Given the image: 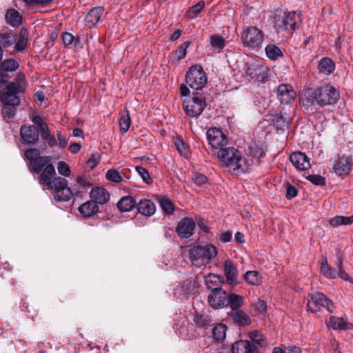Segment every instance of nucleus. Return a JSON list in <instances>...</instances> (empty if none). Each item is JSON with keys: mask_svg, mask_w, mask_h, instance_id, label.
<instances>
[{"mask_svg": "<svg viewBox=\"0 0 353 353\" xmlns=\"http://www.w3.org/2000/svg\"><path fill=\"white\" fill-rule=\"evenodd\" d=\"M336 261L335 265L337 268V270L341 272V275L342 276V279L344 281H347L353 283V279L350 277L345 271L343 268V256L339 249H336Z\"/></svg>", "mask_w": 353, "mask_h": 353, "instance_id": "31", "label": "nucleus"}, {"mask_svg": "<svg viewBox=\"0 0 353 353\" xmlns=\"http://www.w3.org/2000/svg\"><path fill=\"white\" fill-rule=\"evenodd\" d=\"M329 223L332 227L351 225L353 223V214L350 216H335L329 220Z\"/></svg>", "mask_w": 353, "mask_h": 353, "instance_id": "37", "label": "nucleus"}, {"mask_svg": "<svg viewBox=\"0 0 353 353\" xmlns=\"http://www.w3.org/2000/svg\"><path fill=\"white\" fill-rule=\"evenodd\" d=\"M205 283L211 292L221 288L223 278L215 274H209L204 277Z\"/></svg>", "mask_w": 353, "mask_h": 353, "instance_id": "27", "label": "nucleus"}, {"mask_svg": "<svg viewBox=\"0 0 353 353\" xmlns=\"http://www.w3.org/2000/svg\"><path fill=\"white\" fill-rule=\"evenodd\" d=\"M210 43L214 51L220 52L225 46V39L220 34H212L210 37Z\"/></svg>", "mask_w": 353, "mask_h": 353, "instance_id": "36", "label": "nucleus"}, {"mask_svg": "<svg viewBox=\"0 0 353 353\" xmlns=\"http://www.w3.org/2000/svg\"><path fill=\"white\" fill-rule=\"evenodd\" d=\"M339 93L330 83L323 84L316 89L305 90L301 97V102L304 106L317 105L319 107L332 105L336 103Z\"/></svg>", "mask_w": 353, "mask_h": 353, "instance_id": "2", "label": "nucleus"}, {"mask_svg": "<svg viewBox=\"0 0 353 353\" xmlns=\"http://www.w3.org/2000/svg\"><path fill=\"white\" fill-rule=\"evenodd\" d=\"M192 179L199 185H203L208 181V178L204 174L200 173H194L192 174Z\"/></svg>", "mask_w": 353, "mask_h": 353, "instance_id": "59", "label": "nucleus"}, {"mask_svg": "<svg viewBox=\"0 0 353 353\" xmlns=\"http://www.w3.org/2000/svg\"><path fill=\"white\" fill-rule=\"evenodd\" d=\"M327 325L334 330L345 329V323L343 319L335 316H331L327 321Z\"/></svg>", "mask_w": 353, "mask_h": 353, "instance_id": "49", "label": "nucleus"}, {"mask_svg": "<svg viewBox=\"0 0 353 353\" xmlns=\"http://www.w3.org/2000/svg\"><path fill=\"white\" fill-rule=\"evenodd\" d=\"M24 156L30 163L28 165H32L42 157L40 156V151L37 148H30L25 151Z\"/></svg>", "mask_w": 353, "mask_h": 353, "instance_id": "42", "label": "nucleus"}, {"mask_svg": "<svg viewBox=\"0 0 353 353\" xmlns=\"http://www.w3.org/2000/svg\"><path fill=\"white\" fill-rule=\"evenodd\" d=\"M159 204L162 210L167 214H172L174 212V207L173 203L168 199H161Z\"/></svg>", "mask_w": 353, "mask_h": 353, "instance_id": "48", "label": "nucleus"}, {"mask_svg": "<svg viewBox=\"0 0 353 353\" xmlns=\"http://www.w3.org/2000/svg\"><path fill=\"white\" fill-rule=\"evenodd\" d=\"M99 156L96 154H92L87 161V165L89 168L93 169L99 164Z\"/></svg>", "mask_w": 353, "mask_h": 353, "instance_id": "60", "label": "nucleus"}, {"mask_svg": "<svg viewBox=\"0 0 353 353\" xmlns=\"http://www.w3.org/2000/svg\"><path fill=\"white\" fill-rule=\"evenodd\" d=\"M337 277H339L342 279V276L341 275V272L338 270H336L334 268L330 267L328 274H327V279H336Z\"/></svg>", "mask_w": 353, "mask_h": 353, "instance_id": "64", "label": "nucleus"}, {"mask_svg": "<svg viewBox=\"0 0 353 353\" xmlns=\"http://www.w3.org/2000/svg\"><path fill=\"white\" fill-rule=\"evenodd\" d=\"M103 11V8L101 6L91 9L85 18L86 25L90 28L95 26L99 21Z\"/></svg>", "mask_w": 353, "mask_h": 353, "instance_id": "22", "label": "nucleus"}, {"mask_svg": "<svg viewBox=\"0 0 353 353\" xmlns=\"http://www.w3.org/2000/svg\"><path fill=\"white\" fill-rule=\"evenodd\" d=\"M301 23L300 14L296 12H285L275 24L278 33L285 31L291 34L298 29Z\"/></svg>", "mask_w": 353, "mask_h": 353, "instance_id": "7", "label": "nucleus"}, {"mask_svg": "<svg viewBox=\"0 0 353 353\" xmlns=\"http://www.w3.org/2000/svg\"><path fill=\"white\" fill-rule=\"evenodd\" d=\"M228 305L232 312L239 310L243 305V296L234 293L228 294Z\"/></svg>", "mask_w": 353, "mask_h": 353, "instance_id": "35", "label": "nucleus"}, {"mask_svg": "<svg viewBox=\"0 0 353 353\" xmlns=\"http://www.w3.org/2000/svg\"><path fill=\"white\" fill-rule=\"evenodd\" d=\"M39 132L42 139L45 140L50 147H54L57 145V141L54 136L50 132L48 125H41V130Z\"/></svg>", "mask_w": 353, "mask_h": 353, "instance_id": "38", "label": "nucleus"}, {"mask_svg": "<svg viewBox=\"0 0 353 353\" xmlns=\"http://www.w3.org/2000/svg\"><path fill=\"white\" fill-rule=\"evenodd\" d=\"M264 34L261 30L255 26H248L241 33L243 46L249 50H258L262 46Z\"/></svg>", "mask_w": 353, "mask_h": 353, "instance_id": "6", "label": "nucleus"}, {"mask_svg": "<svg viewBox=\"0 0 353 353\" xmlns=\"http://www.w3.org/2000/svg\"><path fill=\"white\" fill-rule=\"evenodd\" d=\"M209 304L215 309L228 306V294L221 288L212 291L208 297Z\"/></svg>", "mask_w": 353, "mask_h": 353, "instance_id": "14", "label": "nucleus"}, {"mask_svg": "<svg viewBox=\"0 0 353 353\" xmlns=\"http://www.w3.org/2000/svg\"><path fill=\"white\" fill-rule=\"evenodd\" d=\"M90 196L91 199L97 203V205L105 204L110 199V194L108 191L101 187L93 188L90 192Z\"/></svg>", "mask_w": 353, "mask_h": 353, "instance_id": "21", "label": "nucleus"}, {"mask_svg": "<svg viewBox=\"0 0 353 353\" xmlns=\"http://www.w3.org/2000/svg\"><path fill=\"white\" fill-rule=\"evenodd\" d=\"M62 40L65 46L68 47L73 43L77 46L79 43V38H75L71 33L64 32L62 34Z\"/></svg>", "mask_w": 353, "mask_h": 353, "instance_id": "53", "label": "nucleus"}, {"mask_svg": "<svg viewBox=\"0 0 353 353\" xmlns=\"http://www.w3.org/2000/svg\"><path fill=\"white\" fill-rule=\"evenodd\" d=\"M218 157L223 166L234 172H245L248 169L247 159L241 152L234 148H225L218 152Z\"/></svg>", "mask_w": 353, "mask_h": 353, "instance_id": "4", "label": "nucleus"}, {"mask_svg": "<svg viewBox=\"0 0 353 353\" xmlns=\"http://www.w3.org/2000/svg\"><path fill=\"white\" fill-rule=\"evenodd\" d=\"M106 178L114 183H119L122 179L120 173L115 170H109L106 173Z\"/></svg>", "mask_w": 353, "mask_h": 353, "instance_id": "57", "label": "nucleus"}, {"mask_svg": "<svg viewBox=\"0 0 353 353\" xmlns=\"http://www.w3.org/2000/svg\"><path fill=\"white\" fill-rule=\"evenodd\" d=\"M232 353H257L256 347L249 341L240 340L232 345Z\"/></svg>", "mask_w": 353, "mask_h": 353, "instance_id": "20", "label": "nucleus"}, {"mask_svg": "<svg viewBox=\"0 0 353 353\" xmlns=\"http://www.w3.org/2000/svg\"><path fill=\"white\" fill-rule=\"evenodd\" d=\"M136 206L139 213L147 216L154 214L156 210L154 203L148 199H141Z\"/></svg>", "mask_w": 353, "mask_h": 353, "instance_id": "23", "label": "nucleus"}, {"mask_svg": "<svg viewBox=\"0 0 353 353\" xmlns=\"http://www.w3.org/2000/svg\"><path fill=\"white\" fill-rule=\"evenodd\" d=\"M243 277L248 283L252 285H259L261 282V277L256 271H248Z\"/></svg>", "mask_w": 353, "mask_h": 353, "instance_id": "43", "label": "nucleus"}, {"mask_svg": "<svg viewBox=\"0 0 353 353\" xmlns=\"http://www.w3.org/2000/svg\"><path fill=\"white\" fill-rule=\"evenodd\" d=\"M290 160L298 170H307L311 167L309 158L302 152H294L290 156Z\"/></svg>", "mask_w": 353, "mask_h": 353, "instance_id": "18", "label": "nucleus"}, {"mask_svg": "<svg viewBox=\"0 0 353 353\" xmlns=\"http://www.w3.org/2000/svg\"><path fill=\"white\" fill-rule=\"evenodd\" d=\"M5 19L7 23L13 27H17L22 23V17L15 9L8 10L6 14Z\"/></svg>", "mask_w": 353, "mask_h": 353, "instance_id": "34", "label": "nucleus"}, {"mask_svg": "<svg viewBox=\"0 0 353 353\" xmlns=\"http://www.w3.org/2000/svg\"><path fill=\"white\" fill-rule=\"evenodd\" d=\"M307 305L308 310L312 312H316L321 307L325 308L330 313L333 312L334 304L332 301L323 293L318 292L311 294Z\"/></svg>", "mask_w": 353, "mask_h": 353, "instance_id": "9", "label": "nucleus"}, {"mask_svg": "<svg viewBox=\"0 0 353 353\" xmlns=\"http://www.w3.org/2000/svg\"><path fill=\"white\" fill-rule=\"evenodd\" d=\"M216 255V248L212 244L194 246L189 251V257L192 265L198 268L207 265Z\"/></svg>", "mask_w": 353, "mask_h": 353, "instance_id": "5", "label": "nucleus"}, {"mask_svg": "<svg viewBox=\"0 0 353 353\" xmlns=\"http://www.w3.org/2000/svg\"><path fill=\"white\" fill-rule=\"evenodd\" d=\"M245 72L252 79L264 82L269 78L270 69L263 64H246Z\"/></svg>", "mask_w": 353, "mask_h": 353, "instance_id": "12", "label": "nucleus"}, {"mask_svg": "<svg viewBox=\"0 0 353 353\" xmlns=\"http://www.w3.org/2000/svg\"><path fill=\"white\" fill-rule=\"evenodd\" d=\"M224 274L226 277V282L231 286L239 283L237 280L238 271L236 268L230 260H226L224 262Z\"/></svg>", "mask_w": 353, "mask_h": 353, "instance_id": "19", "label": "nucleus"}, {"mask_svg": "<svg viewBox=\"0 0 353 353\" xmlns=\"http://www.w3.org/2000/svg\"><path fill=\"white\" fill-rule=\"evenodd\" d=\"M31 172L39 174V183L52 191L53 198L57 201L66 202L74 196L68 186V181L65 178L56 176V171L49 156H42L32 165H28Z\"/></svg>", "mask_w": 353, "mask_h": 353, "instance_id": "1", "label": "nucleus"}, {"mask_svg": "<svg viewBox=\"0 0 353 353\" xmlns=\"http://www.w3.org/2000/svg\"><path fill=\"white\" fill-rule=\"evenodd\" d=\"M25 75L23 72L17 74L14 81L8 83L9 89H16L18 92H26V87L24 82Z\"/></svg>", "mask_w": 353, "mask_h": 353, "instance_id": "33", "label": "nucleus"}, {"mask_svg": "<svg viewBox=\"0 0 353 353\" xmlns=\"http://www.w3.org/2000/svg\"><path fill=\"white\" fill-rule=\"evenodd\" d=\"M336 261L335 265L337 268V270L341 272V275L342 276V279L344 281H347L353 283V279L350 277L345 271L343 268V256L339 249H336Z\"/></svg>", "mask_w": 353, "mask_h": 353, "instance_id": "30", "label": "nucleus"}, {"mask_svg": "<svg viewBox=\"0 0 353 353\" xmlns=\"http://www.w3.org/2000/svg\"><path fill=\"white\" fill-rule=\"evenodd\" d=\"M57 170L59 174L69 177L71 174L70 168L65 161H59L57 165Z\"/></svg>", "mask_w": 353, "mask_h": 353, "instance_id": "54", "label": "nucleus"}, {"mask_svg": "<svg viewBox=\"0 0 353 353\" xmlns=\"http://www.w3.org/2000/svg\"><path fill=\"white\" fill-rule=\"evenodd\" d=\"M265 54L270 60H276L283 56L281 50L274 44H268L265 48Z\"/></svg>", "mask_w": 353, "mask_h": 353, "instance_id": "39", "label": "nucleus"}, {"mask_svg": "<svg viewBox=\"0 0 353 353\" xmlns=\"http://www.w3.org/2000/svg\"><path fill=\"white\" fill-rule=\"evenodd\" d=\"M174 144L176 150L181 154H185L186 153V145L181 139H177Z\"/></svg>", "mask_w": 353, "mask_h": 353, "instance_id": "63", "label": "nucleus"}, {"mask_svg": "<svg viewBox=\"0 0 353 353\" xmlns=\"http://www.w3.org/2000/svg\"><path fill=\"white\" fill-rule=\"evenodd\" d=\"M208 144L213 150H223L228 144L226 135L217 128H210L206 132Z\"/></svg>", "mask_w": 353, "mask_h": 353, "instance_id": "10", "label": "nucleus"}, {"mask_svg": "<svg viewBox=\"0 0 353 353\" xmlns=\"http://www.w3.org/2000/svg\"><path fill=\"white\" fill-rule=\"evenodd\" d=\"M230 317L232 321L239 326H248L251 323L250 316L242 310L232 312Z\"/></svg>", "mask_w": 353, "mask_h": 353, "instance_id": "24", "label": "nucleus"}, {"mask_svg": "<svg viewBox=\"0 0 353 353\" xmlns=\"http://www.w3.org/2000/svg\"><path fill=\"white\" fill-rule=\"evenodd\" d=\"M335 63L329 57L322 58L318 63V72L323 75H329L334 72Z\"/></svg>", "mask_w": 353, "mask_h": 353, "instance_id": "25", "label": "nucleus"}, {"mask_svg": "<svg viewBox=\"0 0 353 353\" xmlns=\"http://www.w3.org/2000/svg\"><path fill=\"white\" fill-rule=\"evenodd\" d=\"M39 130L34 125H23L20 129L21 142L25 145H36L39 140Z\"/></svg>", "mask_w": 353, "mask_h": 353, "instance_id": "11", "label": "nucleus"}, {"mask_svg": "<svg viewBox=\"0 0 353 353\" xmlns=\"http://www.w3.org/2000/svg\"><path fill=\"white\" fill-rule=\"evenodd\" d=\"M193 322L196 327L204 330L212 325V320L211 317L205 314H196L194 316Z\"/></svg>", "mask_w": 353, "mask_h": 353, "instance_id": "32", "label": "nucleus"}, {"mask_svg": "<svg viewBox=\"0 0 353 353\" xmlns=\"http://www.w3.org/2000/svg\"><path fill=\"white\" fill-rule=\"evenodd\" d=\"M248 335L250 339L256 344L261 346L265 345L264 338L261 332H258L257 330H253L249 332Z\"/></svg>", "mask_w": 353, "mask_h": 353, "instance_id": "55", "label": "nucleus"}, {"mask_svg": "<svg viewBox=\"0 0 353 353\" xmlns=\"http://www.w3.org/2000/svg\"><path fill=\"white\" fill-rule=\"evenodd\" d=\"M181 96L185 97L183 100V108L189 117H197L205 110L207 103L205 97L201 92H193L190 95V90L185 85L180 87Z\"/></svg>", "mask_w": 353, "mask_h": 353, "instance_id": "3", "label": "nucleus"}, {"mask_svg": "<svg viewBox=\"0 0 353 353\" xmlns=\"http://www.w3.org/2000/svg\"><path fill=\"white\" fill-rule=\"evenodd\" d=\"M15 106H12L11 105H3L2 109H1V114L2 117L5 119H12L15 114Z\"/></svg>", "mask_w": 353, "mask_h": 353, "instance_id": "51", "label": "nucleus"}, {"mask_svg": "<svg viewBox=\"0 0 353 353\" xmlns=\"http://www.w3.org/2000/svg\"><path fill=\"white\" fill-rule=\"evenodd\" d=\"M278 100L283 104H290L296 97V92L289 84H281L276 89Z\"/></svg>", "mask_w": 353, "mask_h": 353, "instance_id": "16", "label": "nucleus"}, {"mask_svg": "<svg viewBox=\"0 0 353 353\" xmlns=\"http://www.w3.org/2000/svg\"><path fill=\"white\" fill-rule=\"evenodd\" d=\"M207 75L200 65H194L187 71L185 82L187 85L194 90H201L207 83Z\"/></svg>", "mask_w": 353, "mask_h": 353, "instance_id": "8", "label": "nucleus"}, {"mask_svg": "<svg viewBox=\"0 0 353 353\" xmlns=\"http://www.w3.org/2000/svg\"><path fill=\"white\" fill-rule=\"evenodd\" d=\"M227 327L223 323L216 325L212 329V336L217 341H223L226 336Z\"/></svg>", "mask_w": 353, "mask_h": 353, "instance_id": "41", "label": "nucleus"}, {"mask_svg": "<svg viewBox=\"0 0 353 353\" xmlns=\"http://www.w3.org/2000/svg\"><path fill=\"white\" fill-rule=\"evenodd\" d=\"M195 228L194 221L192 218L185 217L178 223L176 232L181 239H187L194 234Z\"/></svg>", "mask_w": 353, "mask_h": 353, "instance_id": "15", "label": "nucleus"}, {"mask_svg": "<svg viewBox=\"0 0 353 353\" xmlns=\"http://www.w3.org/2000/svg\"><path fill=\"white\" fill-rule=\"evenodd\" d=\"M330 267V265L328 264L327 259L323 257L321 262V272L326 278L327 277Z\"/></svg>", "mask_w": 353, "mask_h": 353, "instance_id": "62", "label": "nucleus"}, {"mask_svg": "<svg viewBox=\"0 0 353 353\" xmlns=\"http://www.w3.org/2000/svg\"><path fill=\"white\" fill-rule=\"evenodd\" d=\"M137 205V201L130 196L122 197L117 203L118 209L123 212H130Z\"/></svg>", "mask_w": 353, "mask_h": 353, "instance_id": "29", "label": "nucleus"}, {"mask_svg": "<svg viewBox=\"0 0 353 353\" xmlns=\"http://www.w3.org/2000/svg\"><path fill=\"white\" fill-rule=\"evenodd\" d=\"M306 179L316 185H325V179L319 174H310L306 176Z\"/></svg>", "mask_w": 353, "mask_h": 353, "instance_id": "56", "label": "nucleus"}, {"mask_svg": "<svg viewBox=\"0 0 353 353\" xmlns=\"http://www.w3.org/2000/svg\"><path fill=\"white\" fill-rule=\"evenodd\" d=\"M24 94V92H18L16 89H9L8 83L5 90L0 92V99L3 105L18 106Z\"/></svg>", "mask_w": 353, "mask_h": 353, "instance_id": "13", "label": "nucleus"}, {"mask_svg": "<svg viewBox=\"0 0 353 353\" xmlns=\"http://www.w3.org/2000/svg\"><path fill=\"white\" fill-rule=\"evenodd\" d=\"M119 123L120 131L122 133H125L128 130L131 124V119L128 111H127L125 114H123L120 117Z\"/></svg>", "mask_w": 353, "mask_h": 353, "instance_id": "47", "label": "nucleus"}, {"mask_svg": "<svg viewBox=\"0 0 353 353\" xmlns=\"http://www.w3.org/2000/svg\"><path fill=\"white\" fill-rule=\"evenodd\" d=\"M267 304L263 300L259 299L256 303L251 306V312L253 315L257 316L265 312Z\"/></svg>", "mask_w": 353, "mask_h": 353, "instance_id": "45", "label": "nucleus"}, {"mask_svg": "<svg viewBox=\"0 0 353 353\" xmlns=\"http://www.w3.org/2000/svg\"><path fill=\"white\" fill-rule=\"evenodd\" d=\"M296 195H297L296 188L290 184H288L287 187H286V194H285L286 198L288 199H292L294 198Z\"/></svg>", "mask_w": 353, "mask_h": 353, "instance_id": "61", "label": "nucleus"}, {"mask_svg": "<svg viewBox=\"0 0 353 353\" xmlns=\"http://www.w3.org/2000/svg\"><path fill=\"white\" fill-rule=\"evenodd\" d=\"M27 43H28V39L26 37L25 34H23V32H21L20 34V36H19V39L15 45V49L17 51L23 50L27 46Z\"/></svg>", "mask_w": 353, "mask_h": 353, "instance_id": "58", "label": "nucleus"}, {"mask_svg": "<svg viewBox=\"0 0 353 353\" xmlns=\"http://www.w3.org/2000/svg\"><path fill=\"white\" fill-rule=\"evenodd\" d=\"M181 293L184 296H189L196 292L199 283L194 279H187L181 283Z\"/></svg>", "mask_w": 353, "mask_h": 353, "instance_id": "28", "label": "nucleus"}, {"mask_svg": "<svg viewBox=\"0 0 353 353\" xmlns=\"http://www.w3.org/2000/svg\"><path fill=\"white\" fill-rule=\"evenodd\" d=\"M135 170L145 183L151 184L152 183V179L150 177L148 171L145 168L142 166H136Z\"/></svg>", "mask_w": 353, "mask_h": 353, "instance_id": "52", "label": "nucleus"}, {"mask_svg": "<svg viewBox=\"0 0 353 353\" xmlns=\"http://www.w3.org/2000/svg\"><path fill=\"white\" fill-rule=\"evenodd\" d=\"M15 42V37L12 33L7 32H0V48H8Z\"/></svg>", "mask_w": 353, "mask_h": 353, "instance_id": "40", "label": "nucleus"}, {"mask_svg": "<svg viewBox=\"0 0 353 353\" xmlns=\"http://www.w3.org/2000/svg\"><path fill=\"white\" fill-rule=\"evenodd\" d=\"M191 43V41H185L175 50L174 54L179 59H182L185 57L187 54V49Z\"/></svg>", "mask_w": 353, "mask_h": 353, "instance_id": "50", "label": "nucleus"}, {"mask_svg": "<svg viewBox=\"0 0 353 353\" xmlns=\"http://www.w3.org/2000/svg\"><path fill=\"white\" fill-rule=\"evenodd\" d=\"M353 161L351 157H339L333 165L334 172L339 176H345L350 174Z\"/></svg>", "mask_w": 353, "mask_h": 353, "instance_id": "17", "label": "nucleus"}, {"mask_svg": "<svg viewBox=\"0 0 353 353\" xmlns=\"http://www.w3.org/2000/svg\"><path fill=\"white\" fill-rule=\"evenodd\" d=\"M205 1L203 0L199 1L196 4L190 7L186 12V16L190 19H194L201 12L205 7Z\"/></svg>", "mask_w": 353, "mask_h": 353, "instance_id": "44", "label": "nucleus"}, {"mask_svg": "<svg viewBox=\"0 0 353 353\" xmlns=\"http://www.w3.org/2000/svg\"><path fill=\"white\" fill-rule=\"evenodd\" d=\"M80 214L84 217H91L99 212V206L92 199L79 207Z\"/></svg>", "mask_w": 353, "mask_h": 353, "instance_id": "26", "label": "nucleus"}, {"mask_svg": "<svg viewBox=\"0 0 353 353\" xmlns=\"http://www.w3.org/2000/svg\"><path fill=\"white\" fill-rule=\"evenodd\" d=\"M19 66V63L13 59H6L0 64V67L7 72L15 71Z\"/></svg>", "mask_w": 353, "mask_h": 353, "instance_id": "46", "label": "nucleus"}]
</instances>
